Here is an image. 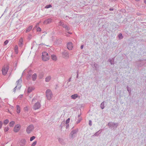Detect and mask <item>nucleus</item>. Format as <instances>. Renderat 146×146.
Segmentation results:
<instances>
[{"label": "nucleus", "instance_id": "11", "mask_svg": "<svg viewBox=\"0 0 146 146\" xmlns=\"http://www.w3.org/2000/svg\"><path fill=\"white\" fill-rule=\"evenodd\" d=\"M45 56H48V54L46 52H43L42 54V59L44 61H46V60L47 58H46V59L45 58H44V57H45Z\"/></svg>", "mask_w": 146, "mask_h": 146}, {"label": "nucleus", "instance_id": "29", "mask_svg": "<svg viewBox=\"0 0 146 146\" xmlns=\"http://www.w3.org/2000/svg\"><path fill=\"white\" fill-rule=\"evenodd\" d=\"M18 46L17 45H16L14 48L15 51L17 54L18 53Z\"/></svg>", "mask_w": 146, "mask_h": 146}, {"label": "nucleus", "instance_id": "51", "mask_svg": "<svg viewBox=\"0 0 146 146\" xmlns=\"http://www.w3.org/2000/svg\"><path fill=\"white\" fill-rule=\"evenodd\" d=\"M109 10L110 11H112L114 9L113 8H110L109 9Z\"/></svg>", "mask_w": 146, "mask_h": 146}, {"label": "nucleus", "instance_id": "16", "mask_svg": "<svg viewBox=\"0 0 146 146\" xmlns=\"http://www.w3.org/2000/svg\"><path fill=\"white\" fill-rule=\"evenodd\" d=\"M34 89L33 87H29L28 88L27 92L28 94L30 93Z\"/></svg>", "mask_w": 146, "mask_h": 146}, {"label": "nucleus", "instance_id": "61", "mask_svg": "<svg viewBox=\"0 0 146 146\" xmlns=\"http://www.w3.org/2000/svg\"><path fill=\"white\" fill-rule=\"evenodd\" d=\"M140 0H135V1H140Z\"/></svg>", "mask_w": 146, "mask_h": 146}, {"label": "nucleus", "instance_id": "58", "mask_svg": "<svg viewBox=\"0 0 146 146\" xmlns=\"http://www.w3.org/2000/svg\"><path fill=\"white\" fill-rule=\"evenodd\" d=\"M112 1H117L118 0H111Z\"/></svg>", "mask_w": 146, "mask_h": 146}, {"label": "nucleus", "instance_id": "50", "mask_svg": "<svg viewBox=\"0 0 146 146\" xmlns=\"http://www.w3.org/2000/svg\"><path fill=\"white\" fill-rule=\"evenodd\" d=\"M69 82H67V83L68 86H70L71 85V83H69Z\"/></svg>", "mask_w": 146, "mask_h": 146}, {"label": "nucleus", "instance_id": "14", "mask_svg": "<svg viewBox=\"0 0 146 146\" xmlns=\"http://www.w3.org/2000/svg\"><path fill=\"white\" fill-rule=\"evenodd\" d=\"M78 95L77 94H74L71 96V98L75 99L78 97Z\"/></svg>", "mask_w": 146, "mask_h": 146}, {"label": "nucleus", "instance_id": "43", "mask_svg": "<svg viewBox=\"0 0 146 146\" xmlns=\"http://www.w3.org/2000/svg\"><path fill=\"white\" fill-rule=\"evenodd\" d=\"M108 61L110 63V64L111 65H113L114 64L113 63H112V60L111 59H109L108 60Z\"/></svg>", "mask_w": 146, "mask_h": 146}, {"label": "nucleus", "instance_id": "48", "mask_svg": "<svg viewBox=\"0 0 146 146\" xmlns=\"http://www.w3.org/2000/svg\"><path fill=\"white\" fill-rule=\"evenodd\" d=\"M66 129H68L69 127V125L68 124H66Z\"/></svg>", "mask_w": 146, "mask_h": 146}, {"label": "nucleus", "instance_id": "39", "mask_svg": "<svg viewBox=\"0 0 146 146\" xmlns=\"http://www.w3.org/2000/svg\"><path fill=\"white\" fill-rule=\"evenodd\" d=\"M9 130V128L8 127H5L4 129V130L5 131V132Z\"/></svg>", "mask_w": 146, "mask_h": 146}, {"label": "nucleus", "instance_id": "9", "mask_svg": "<svg viewBox=\"0 0 146 146\" xmlns=\"http://www.w3.org/2000/svg\"><path fill=\"white\" fill-rule=\"evenodd\" d=\"M41 106L39 102L36 103L33 106V109L36 110L39 109Z\"/></svg>", "mask_w": 146, "mask_h": 146}, {"label": "nucleus", "instance_id": "32", "mask_svg": "<svg viewBox=\"0 0 146 146\" xmlns=\"http://www.w3.org/2000/svg\"><path fill=\"white\" fill-rule=\"evenodd\" d=\"M100 130L96 132L93 135V136H98L99 134H100V132H99Z\"/></svg>", "mask_w": 146, "mask_h": 146}, {"label": "nucleus", "instance_id": "19", "mask_svg": "<svg viewBox=\"0 0 146 146\" xmlns=\"http://www.w3.org/2000/svg\"><path fill=\"white\" fill-rule=\"evenodd\" d=\"M23 45V39L21 38L19 40V45L20 47H22Z\"/></svg>", "mask_w": 146, "mask_h": 146}, {"label": "nucleus", "instance_id": "52", "mask_svg": "<svg viewBox=\"0 0 146 146\" xmlns=\"http://www.w3.org/2000/svg\"><path fill=\"white\" fill-rule=\"evenodd\" d=\"M83 47H84V45H81V46H80V48L81 49H82L83 48Z\"/></svg>", "mask_w": 146, "mask_h": 146}, {"label": "nucleus", "instance_id": "60", "mask_svg": "<svg viewBox=\"0 0 146 146\" xmlns=\"http://www.w3.org/2000/svg\"><path fill=\"white\" fill-rule=\"evenodd\" d=\"M78 72H79V71L78 70H77V74H78Z\"/></svg>", "mask_w": 146, "mask_h": 146}, {"label": "nucleus", "instance_id": "27", "mask_svg": "<svg viewBox=\"0 0 146 146\" xmlns=\"http://www.w3.org/2000/svg\"><path fill=\"white\" fill-rule=\"evenodd\" d=\"M52 59L54 60H56V57L55 55L52 54L51 55Z\"/></svg>", "mask_w": 146, "mask_h": 146}, {"label": "nucleus", "instance_id": "42", "mask_svg": "<svg viewBox=\"0 0 146 146\" xmlns=\"http://www.w3.org/2000/svg\"><path fill=\"white\" fill-rule=\"evenodd\" d=\"M67 31H69L70 29V28L67 25L66 26V27H65Z\"/></svg>", "mask_w": 146, "mask_h": 146}, {"label": "nucleus", "instance_id": "6", "mask_svg": "<svg viewBox=\"0 0 146 146\" xmlns=\"http://www.w3.org/2000/svg\"><path fill=\"white\" fill-rule=\"evenodd\" d=\"M9 69V66H8L3 67L2 69V74L3 75H5L7 74Z\"/></svg>", "mask_w": 146, "mask_h": 146}, {"label": "nucleus", "instance_id": "2", "mask_svg": "<svg viewBox=\"0 0 146 146\" xmlns=\"http://www.w3.org/2000/svg\"><path fill=\"white\" fill-rule=\"evenodd\" d=\"M46 95L47 99L48 100H50L52 96V94L51 91L50 90H47L46 92Z\"/></svg>", "mask_w": 146, "mask_h": 146}, {"label": "nucleus", "instance_id": "35", "mask_svg": "<svg viewBox=\"0 0 146 146\" xmlns=\"http://www.w3.org/2000/svg\"><path fill=\"white\" fill-rule=\"evenodd\" d=\"M52 5L50 4L48 5H46V6L45 7V8L46 9H48L50 7H52Z\"/></svg>", "mask_w": 146, "mask_h": 146}, {"label": "nucleus", "instance_id": "21", "mask_svg": "<svg viewBox=\"0 0 146 146\" xmlns=\"http://www.w3.org/2000/svg\"><path fill=\"white\" fill-rule=\"evenodd\" d=\"M59 25L64 28L66 27V26L67 25L64 24L63 22L61 21L59 22Z\"/></svg>", "mask_w": 146, "mask_h": 146}, {"label": "nucleus", "instance_id": "57", "mask_svg": "<svg viewBox=\"0 0 146 146\" xmlns=\"http://www.w3.org/2000/svg\"><path fill=\"white\" fill-rule=\"evenodd\" d=\"M76 78H78V74H77Z\"/></svg>", "mask_w": 146, "mask_h": 146}, {"label": "nucleus", "instance_id": "4", "mask_svg": "<svg viewBox=\"0 0 146 146\" xmlns=\"http://www.w3.org/2000/svg\"><path fill=\"white\" fill-rule=\"evenodd\" d=\"M22 82V80L21 77L19 80L16 83L17 84V85L13 89V92H15L16 89L17 88V86H18V89H20L21 87L20 83Z\"/></svg>", "mask_w": 146, "mask_h": 146}, {"label": "nucleus", "instance_id": "46", "mask_svg": "<svg viewBox=\"0 0 146 146\" xmlns=\"http://www.w3.org/2000/svg\"><path fill=\"white\" fill-rule=\"evenodd\" d=\"M2 122L1 121H0V129L2 127Z\"/></svg>", "mask_w": 146, "mask_h": 146}, {"label": "nucleus", "instance_id": "64", "mask_svg": "<svg viewBox=\"0 0 146 146\" xmlns=\"http://www.w3.org/2000/svg\"><path fill=\"white\" fill-rule=\"evenodd\" d=\"M1 102V99L0 98V102Z\"/></svg>", "mask_w": 146, "mask_h": 146}, {"label": "nucleus", "instance_id": "38", "mask_svg": "<svg viewBox=\"0 0 146 146\" xmlns=\"http://www.w3.org/2000/svg\"><path fill=\"white\" fill-rule=\"evenodd\" d=\"M35 136H33L31 137L30 140L31 141H33L35 139Z\"/></svg>", "mask_w": 146, "mask_h": 146}, {"label": "nucleus", "instance_id": "47", "mask_svg": "<svg viewBox=\"0 0 146 146\" xmlns=\"http://www.w3.org/2000/svg\"><path fill=\"white\" fill-rule=\"evenodd\" d=\"M46 58H47L46 60V61L49 59L48 56H45V57H44V58H45L46 59Z\"/></svg>", "mask_w": 146, "mask_h": 146}, {"label": "nucleus", "instance_id": "28", "mask_svg": "<svg viewBox=\"0 0 146 146\" xmlns=\"http://www.w3.org/2000/svg\"><path fill=\"white\" fill-rule=\"evenodd\" d=\"M58 141L60 142V143L61 144H64V141L63 139L59 138L58 139Z\"/></svg>", "mask_w": 146, "mask_h": 146}, {"label": "nucleus", "instance_id": "54", "mask_svg": "<svg viewBox=\"0 0 146 146\" xmlns=\"http://www.w3.org/2000/svg\"><path fill=\"white\" fill-rule=\"evenodd\" d=\"M23 97V95H20L19 96V97L20 98H22Z\"/></svg>", "mask_w": 146, "mask_h": 146}, {"label": "nucleus", "instance_id": "45", "mask_svg": "<svg viewBox=\"0 0 146 146\" xmlns=\"http://www.w3.org/2000/svg\"><path fill=\"white\" fill-rule=\"evenodd\" d=\"M51 21V19H47L46 20V21L48 23H49Z\"/></svg>", "mask_w": 146, "mask_h": 146}, {"label": "nucleus", "instance_id": "41", "mask_svg": "<svg viewBox=\"0 0 146 146\" xmlns=\"http://www.w3.org/2000/svg\"><path fill=\"white\" fill-rule=\"evenodd\" d=\"M9 41L8 40H6L4 42V45H5L8 43Z\"/></svg>", "mask_w": 146, "mask_h": 146}, {"label": "nucleus", "instance_id": "18", "mask_svg": "<svg viewBox=\"0 0 146 146\" xmlns=\"http://www.w3.org/2000/svg\"><path fill=\"white\" fill-rule=\"evenodd\" d=\"M32 28H33L32 26L31 25V26H29L27 28L26 32V33L29 32V31H31V30L32 29Z\"/></svg>", "mask_w": 146, "mask_h": 146}, {"label": "nucleus", "instance_id": "3", "mask_svg": "<svg viewBox=\"0 0 146 146\" xmlns=\"http://www.w3.org/2000/svg\"><path fill=\"white\" fill-rule=\"evenodd\" d=\"M118 123H115L113 122H109L108 123V125L109 127L112 129H115L118 126Z\"/></svg>", "mask_w": 146, "mask_h": 146}, {"label": "nucleus", "instance_id": "23", "mask_svg": "<svg viewBox=\"0 0 146 146\" xmlns=\"http://www.w3.org/2000/svg\"><path fill=\"white\" fill-rule=\"evenodd\" d=\"M104 103L105 102L104 101L102 102L100 104V108L102 109H104Z\"/></svg>", "mask_w": 146, "mask_h": 146}, {"label": "nucleus", "instance_id": "53", "mask_svg": "<svg viewBox=\"0 0 146 146\" xmlns=\"http://www.w3.org/2000/svg\"><path fill=\"white\" fill-rule=\"evenodd\" d=\"M71 77H70L68 80V82H70L71 80Z\"/></svg>", "mask_w": 146, "mask_h": 146}, {"label": "nucleus", "instance_id": "59", "mask_svg": "<svg viewBox=\"0 0 146 146\" xmlns=\"http://www.w3.org/2000/svg\"><path fill=\"white\" fill-rule=\"evenodd\" d=\"M144 2L146 4V0H144Z\"/></svg>", "mask_w": 146, "mask_h": 146}, {"label": "nucleus", "instance_id": "40", "mask_svg": "<svg viewBox=\"0 0 146 146\" xmlns=\"http://www.w3.org/2000/svg\"><path fill=\"white\" fill-rule=\"evenodd\" d=\"M36 143L37 141H35L32 143L31 145V146H35V145L36 144Z\"/></svg>", "mask_w": 146, "mask_h": 146}, {"label": "nucleus", "instance_id": "8", "mask_svg": "<svg viewBox=\"0 0 146 146\" xmlns=\"http://www.w3.org/2000/svg\"><path fill=\"white\" fill-rule=\"evenodd\" d=\"M21 128V125L17 124L13 128V131L15 133L17 132Z\"/></svg>", "mask_w": 146, "mask_h": 146}, {"label": "nucleus", "instance_id": "25", "mask_svg": "<svg viewBox=\"0 0 146 146\" xmlns=\"http://www.w3.org/2000/svg\"><path fill=\"white\" fill-rule=\"evenodd\" d=\"M15 123V122L14 121H11L9 124V125L11 127H12Z\"/></svg>", "mask_w": 146, "mask_h": 146}, {"label": "nucleus", "instance_id": "63", "mask_svg": "<svg viewBox=\"0 0 146 146\" xmlns=\"http://www.w3.org/2000/svg\"><path fill=\"white\" fill-rule=\"evenodd\" d=\"M30 76H31V75H29V76H28V78H29V77H30Z\"/></svg>", "mask_w": 146, "mask_h": 146}, {"label": "nucleus", "instance_id": "20", "mask_svg": "<svg viewBox=\"0 0 146 146\" xmlns=\"http://www.w3.org/2000/svg\"><path fill=\"white\" fill-rule=\"evenodd\" d=\"M94 66L96 70H97V69L99 68V65L97 64L96 63H95V62H94Z\"/></svg>", "mask_w": 146, "mask_h": 146}, {"label": "nucleus", "instance_id": "49", "mask_svg": "<svg viewBox=\"0 0 146 146\" xmlns=\"http://www.w3.org/2000/svg\"><path fill=\"white\" fill-rule=\"evenodd\" d=\"M24 110L25 111H27V107H26L24 108Z\"/></svg>", "mask_w": 146, "mask_h": 146}, {"label": "nucleus", "instance_id": "34", "mask_svg": "<svg viewBox=\"0 0 146 146\" xmlns=\"http://www.w3.org/2000/svg\"><path fill=\"white\" fill-rule=\"evenodd\" d=\"M65 122H64V121H62L61 123V124L60 125V127H61V128L62 129V127L63 126H64L65 125Z\"/></svg>", "mask_w": 146, "mask_h": 146}, {"label": "nucleus", "instance_id": "1", "mask_svg": "<svg viewBox=\"0 0 146 146\" xmlns=\"http://www.w3.org/2000/svg\"><path fill=\"white\" fill-rule=\"evenodd\" d=\"M78 129L76 128L75 129L73 130L69 134V137L70 139H73L77 136V133L78 132Z\"/></svg>", "mask_w": 146, "mask_h": 146}, {"label": "nucleus", "instance_id": "30", "mask_svg": "<svg viewBox=\"0 0 146 146\" xmlns=\"http://www.w3.org/2000/svg\"><path fill=\"white\" fill-rule=\"evenodd\" d=\"M118 38L119 39H121L123 38L122 34L121 33H119L118 35Z\"/></svg>", "mask_w": 146, "mask_h": 146}, {"label": "nucleus", "instance_id": "24", "mask_svg": "<svg viewBox=\"0 0 146 146\" xmlns=\"http://www.w3.org/2000/svg\"><path fill=\"white\" fill-rule=\"evenodd\" d=\"M44 73L43 72H40L39 75V78L40 79H42L44 76Z\"/></svg>", "mask_w": 146, "mask_h": 146}, {"label": "nucleus", "instance_id": "13", "mask_svg": "<svg viewBox=\"0 0 146 146\" xmlns=\"http://www.w3.org/2000/svg\"><path fill=\"white\" fill-rule=\"evenodd\" d=\"M26 140L25 139H22L21 141L20 145L21 146H24L25 144Z\"/></svg>", "mask_w": 146, "mask_h": 146}, {"label": "nucleus", "instance_id": "10", "mask_svg": "<svg viewBox=\"0 0 146 146\" xmlns=\"http://www.w3.org/2000/svg\"><path fill=\"white\" fill-rule=\"evenodd\" d=\"M67 48L69 50H72L73 46L72 43L71 42H69L67 44Z\"/></svg>", "mask_w": 146, "mask_h": 146}, {"label": "nucleus", "instance_id": "12", "mask_svg": "<svg viewBox=\"0 0 146 146\" xmlns=\"http://www.w3.org/2000/svg\"><path fill=\"white\" fill-rule=\"evenodd\" d=\"M62 54L64 57L67 58L69 57V55L68 53L66 51H64L62 52Z\"/></svg>", "mask_w": 146, "mask_h": 146}, {"label": "nucleus", "instance_id": "56", "mask_svg": "<svg viewBox=\"0 0 146 146\" xmlns=\"http://www.w3.org/2000/svg\"><path fill=\"white\" fill-rule=\"evenodd\" d=\"M80 115H81V114H79L78 115V117L79 118H80Z\"/></svg>", "mask_w": 146, "mask_h": 146}, {"label": "nucleus", "instance_id": "33", "mask_svg": "<svg viewBox=\"0 0 146 146\" xmlns=\"http://www.w3.org/2000/svg\"><path fill=\"white\" fill-rule=\"evenodd\" d=\"M9 122V121L8 119H6L3 122V123L5 125H7Z\"/></svg>", "mask_w": 146, "mask_h": 146}, {"label": "nucleus", "instance_id": "22", "mask_svg": "<svg viewBox=\"0 0 146 146\" xmlns=\"http://www.w3.org/2000/svg\"><path fill=\"white\" fill-rule=\"evenodd\" d=\"M51 79V76H48L45 78V81L46 82H48Z\"/></svg>", "mask_w": 146, "mask_h": 146}, {"label": "nucleus", "instance_id": "17", "mask_svg": "<svg viewBox=\"0 0 146 146\" xmlns=\"http://www.w3.org/2000/svg\"><path fill=\"white\" fill-rule=\"evenodd\" d=\"M32 80L33 81H35L36 80L37 77L36 74V73H35L32 75Z\"/></svg>", "mask_w": 146, "mask_h": 146}, {"label": "nucleus", "instance_id": "37", "mask_svg": "<svg viewBox=\"0 0 146 146\" xmlns=\"http://www.w3.org/2000/svg\"><path fill=\"white\" fill-rule=\"evenodd\" d=\"M82 120V118L81 117L79 118L78 119L77 121L76 122V124H78L79 123L81 120Z\"/></svg>", "mask_w": 146, "mask_h": 146}, {"label": "nucleus", "instance_id": "5", "mask_svg": "<svg viewBox=\"0 0 146 146\" xmlns=\"http://www.w3.org/2000/svg\"><path fill=\"white\" fill-rule=\"evenodd\" d=\"M146 63V60H139L137 62V66L138 67H141Z\"/></svg>", "mask_w": 146, "mask_h": 146}, {"label": "nucleus", "instance_id": "36", "mask_svg": "<svg viewBox=\"0 0 146 146\" xmlns=\"http://www.w3.org/2000/svg\"><path fill=\"white\" fill-rule=\"evenodd\" d=\"M70 118H68L66 121L65 123L66 124H68V123L70 122Z\"/></svg>", "mask_w": 146, "mask_h": 146}, {"label": "nucleus", "instance_id": "44", "mask_svg": "<svg viewBox=\"0 0 146 146\" xmlns=\"http://www.w3.org/2000/svg\"><path fill=\"white\" fill-rule=\"evenodd\" d=\"M92 121L91 120H90L89 121V124L90 125V126H92Z\"/></svg>", "mask_w": 146, "mask_h": 146}, {"label": "nucleus", "instance_id": "15", "mask_svg": "<svg viewBox=\"0 0 146 146\" xmlns=\"http://www.w3.org/2000/svg\"><path fill=\"white\" fill-rule=\"evenodd\" d=\"M38 25V24H37L33 28V29H36V28H37L36 29V30H37V31H38V32H40L41 31V29L39 27H37V26Z\"/></svg>", "mask_w": 146, "mask_h": 146}, {"label": "nucleus", "instance_id": "7", "mask_svg": "<svg viewBox=\"0 0 146 146\" xmlns=\"http://www.w3.org/2000/svg\"><path fill=\"white\" fill-rule=\"evenodd\" d=\"M34 129V126L33 125H30L28 126L26 129V131L28 133H30Z\"/></svg>", "mask_w": 146, "mask_h": 146}, {"label": "nucleus", "instance_id": "26", "mask_svg": "<svg viewBox=\"0 0 146 146\" xmlns=\"http://www.w3.org/2000/svg\"><path fill=\"white\" fill-rule=\"evenodd\" d=\"M17 112L18 113H19L20 112V107L19 105L17 106Z\"/></svg>", "mask_w": 146, "mask_h": 146}, {"label": "nucleus", "instance_id": "62", "mask_svg": "<svg viewBox=\"0 0 146 146\" xmlns=\"http://www.w3.org/2000/svg\"><path fill=\"white\" fill-rule=\"evenodd\" d=\"M68 33L69 34H72V33H70V32H68Z\"/></svg>", "mask_w": 146, "mask_h": 146}, {"label": "nucleus", "instance_id": "31", "mask_svg": "<svg viewBox=\"0 0 146 146\" xmlns=\"http://www.w3.org/2000/svg\"><path fill=\"white\" fill-rule=\"evenodd\" d=\"M127 90L128 91L129 94H130L131 92V88L129 87L128 86L127 87Z\"/></svg>", "mask_w": 146, "mask_h": 146}, {"label": "nucleus", "instance_id": "55", "mask_svg": "<svg viewBox=\"0 0 146 146\" xmlns=\"http://www.w3.org/2000/svg\"><path fill=\"white\" fill-rule=\"evenodd\" d=\"M45 45V44H39V45ZM46 46H48L47 45H46Z\"/></svg>", "mask_w": 146, "mask_h": 146}]
</instances>
